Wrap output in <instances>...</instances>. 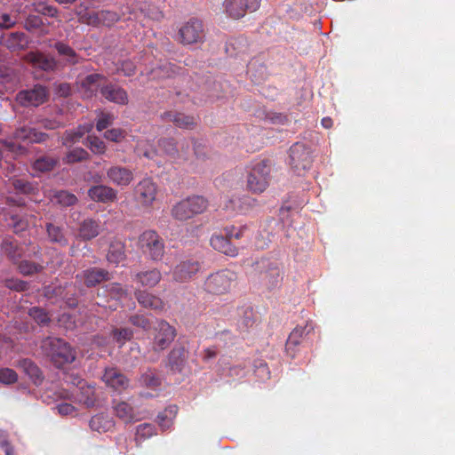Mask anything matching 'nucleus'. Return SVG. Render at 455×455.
Masks as SVG:
<instances>
[{"mask_svg":"<svg viewBox=\"0 0 455 455\" xmlns=\"http://www.w3.org/2000/svg\"><path fill=\"white\" fill-rule=\"evenodd\" d=\"M245 228H236L234 226L227 227L224 229L225 235L227 238L231 241V239H240L243 235V231Z\"/></svg>","mask_w":455,"mask_h":455,"instance_id":"64","label":"nucleus"},{"mask_svg":"<svg viewBox=\"0 0 455 455\" xmlns=\"http://www.w3.org/2000/svg\"><path fill=\"white\" fill-rule=\"evenodd\" d=\"M19 366L27 375H28L30 379L36 385H41V383L44 381V377L42 370H40L36 363L31 361V359H22L20 362H19Z\"/></svg>","mask_w":455,"mask_h":455,"instance_id":"31","label":"nucleus"},{"mask_svg":"<svg viewBox=\"0 0 455 455\" xmlns=\"http://www.w3.org/2000/svg\"><path fill=\"white\" fill-rule=\"evenodd\" d=\"M45 228L48 238L52 243H58L60 246H67L68 239L60 227L55 226L53 223H46Z\"/></svg>","mask_w":455,"mask_h":455,"instance_id":"37","label":"nucleus"},{"mask_svg":"<svg viewBox=\"0 0 455 455\" xmlns=\"http://www.w3.org/2000/svg\"><path fill=\"white\" fill-rule=\"evenodd\" d=\"M209 200L201 195H192L177 202L172 208V216L177 220H188L205 212Z\"/></svg>","mask_w":455,"mask_h":455,"instance_id":"3","label":"nucleus"},{"mask_svg":"<svg viewBox=\"0 0 455 455\" xmlns=\"http://www.w3.org/2000/svg\"><path fill=\"white\" fill-rule=\"evenodd\" d=\"M100 232V222L99 220H84L78 228V236L83 240L96 238Z\"/></svg>","mask_w":455,"mask_h":455,"instance_id":"26","label":"nucleus"},{"mask_svg":"<svg viewBox=\"0 0 455 455\" xmlns=\"http://www.w3.org/2000/svg\"><path fill=\"white\" fill-rule=\"evenodd\" d=\"M35 11L37 13L46 15L47 17H57L59 10L56 6L49 5L47 3L39 2L35 5Z\"/></svg>","mask_w":455,"mask_h":455,"instance_id":"54","label":"nucleus"},{"mask_svg":"<svg viewBox=\"0 0 455 455\" xmlns=\"http://www.w3.org/2000/svg\"><path fill=\"white\" fill-rule=\"evenodd\" d=\"M236 272L228 268L219 269L210 273L204 279L203 289L209 295L228 294L235 283H236Z\"/></svg>","mask_w":455,"mask_h":455,"instance_id":"2","label":"nucleus"},{"mask_svg":"<svg viewBox=\"0 0 455 455\" xmlns=\"http://www.w3.org/2000/svg\"><path fill=\"white\" fill-rule=\"evenodd\" d=\"M112 337L118 344L124 345L133 338V331L131 328H116L112 331Z\"/></svg>","mask_w":455,"mask_h":455,"instance_id":"49","label":"nucleus"},{"mask_svg":"<svg viewBox=\"0 0 455 455\" xmlns=\"http://www.w3.org/2000/svg\"><path fill=\"white\" fill-rule=\"evenodd\" d=\"M54 48L56 49L59 55L62 56L65 59V61L68 64H76L79 61V57L76 54L74 48L70 47L69 44L61 43V41H58L54 44Z\"/></svg>","mask_w":455,"mask_h":455,"instance_id":"36","label":"nucleus"},{"mask_svg":"<svg viewBox=\"0 0 455 455\" xmlns=\"http://www.w3.org/2000/svg\"><path fill=\"white\" fill-rule=\"evenodd\" d=\"M210 243L214 250L227 254L229 257H235V255L238 253L236 246L233 245L229 239H228L225 232L223 235H212V238L210 239Z\"/></svg>","mask_w":455,"mask_h":455,"instance_id":"22","label":"nucleus"},{"mask_svg":"<svg viewBox=\"0 0 455 455\" xmlns=\"http://www.w3.org/2000/svg\"><path fill=\"white\" fill-rule=\"evenodd\" d=\"M135 298L140 307L150 308L155 311H162L164 308V302L159 296L149 293L148 291H135Z\"/></svg>","mask_w":455,"mask_h":455,"instance_id":"21","label":"nucleus"},{"mask_svg":"<svg viewBox=\"0 0 455 455\" xmlns=\"http://www.w3.org/2000/svg\"><path fill=\"white\" fill-rule=\"evenodd\" d=\"M1 250L12 261L19 260V259H20L24 254L23 248L19 246L16 240L12 237H6L3 239L1 243Z\"/></svg>","mask_w":455,"mask_h":455,"instance_id":"29","label":"nucleus"},{"mask_svg":"<svg viewBox=\"0 0 455 455\" xmlns=\"http://www.w3.org/2000/svg\"><path fill=\"white\" fill-rule=\"evenodd\" d=\"M0 143H3L4 148L8 149L10 152L15 153V154H25L27 152V149L24 148V146L16 144L13 140H0Z\"/></svg>","mask_w":455,"mask_h":455,"instance_id":"63","label":"nucleus"},{"mask_svg":"<svg viewBox=\"0 0 455 455\" xmlns=\"http://www.w3.org/2000/svg\"><path fill=\"white\" fill-rule=\"evenodd\" d=\"M102 379L107 386L116 390H123L129 386V379H127L125 374L117 369H114V367L107 369Z\"/></svg>","mask_w":455,"mask_h":455,"instance_id":"20","label":"nucleus"},{"mask_svg":"<svg viewBox=\"0 0 455 455\" xmlns=\"http://www.w3.org/2000/svg\"><path fill=\"white\" fill-rule=\"evenodd\" d=\"M12 186L18 193L30 194L33 189V185L23 179L12 180Z\"/></svg>","mask_w":455,"mask_h":455,"instance_id":"57","label":"nucleus"},{"mask_svg":"<svg viewBox=\"0 0 455 455\" xmlns=\"http://www.w3.org/2000/svg\"><path fill=\"white\" fill-rule=\"evenodd\" d=\"M114 411L118 419H122L124 423H132L133 420L137 419L133 407L125 403V401H121V403H116L114 407Z\"/></svg>","mask_w":455,"mask_h":455,"instance_id":"35","label":"nucleus"},{"mask_svg":"<svg viewBox=\"0 0 455 455\" xmlns=\"http://www.w3.org/2000/svg\"><path fill=\"white\" fill-rule=\"evenodd\" d=\"M101 95L108 100L113 101L116 104H127L128 96L124 89L119 87V85L108 84H104L100 88Z\"/></svg>","mask_w":455,"mask_h":455,"instance_id":"23","label":"nucleus"},{"mask_svg":"<svg viewBox=\"0 0 455 455\" xmlns=\"http://www.w3.org/2000/svg\"><path fill=\"white\" fill-rule=\"evenodd\" d=\"M92 129V123H87L86 124L79 125L75 130H67L62 137V144L65 146L72 145V143L79 141L84 134L89 133Z\"/></svg>","mask_w":455,"mask_h":455,"instance_id":"30","label":"nucleus"},{"mask_svg":"<svg viewBox=\"0 0 455 455\" xmlns=\"http://www.w3.org/2000/svg\"><path fill=\"white\" fill-rule=\"evenodd\" d=\"M117 72L122 73L124 76H132L136 73V67L132 61L124 60L117 67Z\"/></svg>","mask_w":455,"mask_h":455,"instance_id":"62","label":"nucleus"},{"mask_svg":"<svg viewBox=\"0 0 455 455\" xmlns=\"http://www.w3.org/2000/svg\"><path fill=\"white\" fill-rule=\"evenodd\" d=\"M107 291L110 298L114 299H122L124 297L127 296L125 288H124L121 283H117L108 284Z\"/></svg>","mask_w":455,"mask_h":455,"instance_id":"53","label":"nucleus"},{"mask_svg":"<svg viewBox=\"0 0 455 455\" xmlns=\"http://www.w3.org/2000/svg\"><path fill=\"white\" fill-rule=\"evenodd\" d=\"M119 20V15L110 10L98 11V26H111Z\"/></svg>","mask_w":455,"mask_h":455,"instance_id":"47","label":"nucleus"},{"mask_svg":"<svg viewBox=\"0 0 455 455\" xmlns=\"http://www.w3.org/2000/svg\"><path fill=\"white\" fill-rule=\"evenodd\" d=\"M178 40L182 44H202L205 40V29L202 20L191 18L178 30Z\"/></svg>","mask_w":455,"mask_h":455,"instance_id":"6","label":"nucleus"},{"mask_svg":"<svg viewBox=\"0 0 455 455\" xmlns=\"http://www.w3.org/2000/svg\"><path fill=\"white\" fill-rule=\"evenodd\" d=\"M76 14L81 24L98 26V11L89 10L88 7L81 5L76 8Z\"/></svg>","mask_w":455,"mask_h":455,"instance_id":"39","label":"nucleus"},{"mask_svg":"<svg viewBox=\"0 0 455 455\" xmlns=\"http://www.w3.org/2000/svg\"><path fill=\"white\" fill-rule=\"evenodd\" d=\"M262 271L259 273V280L267 289L277 287L283 280L282 271L275 262L262 260L260 262Z\"/></svg>","mask_w":455,"mask_h":455,"instance_id":"12","label":"nucleus"},{"mask_svg":"<svg viewBox=\"0 0 455 455\" xmlns=\"http://www.w3.org/2000/svg\"><path fill=\"white\" fill-rule=\"evenodd\" d=\"M114 120V116L111 114H108V112H101L98 122L96 124V129L98 131H102L107 129L108 126L111 125Z\"/></svg>","mask_w":455,"mask_h":455,"instance_id":"60","label":"nucleus"},{"mask_svg":"<svg viewBox=\"0 0 455 455\" xmlns=\"http://www.w3.org/2000/svg\"><path fill=\"white\" fill-rule=\"evenodd\" d=\"M53 199L58 204L63 206L74 205L78 201L76 196L68 192V190H58L54 193Z\"/></svg>","mask_w":455,"mask_h":455,"instance_id":"43","label":"nucleus"},{"mask_svg":"<svg viewBox=\"0 0 455 455\" xmlns=\"http://www.w3.org/2000/svg\"><path fill=\"white\" fill-rule=\"evenodd\" d=\"M162 278V273L158 268L146 269L135 274L134 279L143 287H156Z\"/></svg>","mask_w":455,"mask_h":455,"instance_id":"27","label":"nucleus"},{"mask_svg":"<svg viewBox=\"0 0 455 455\" xmlns=\"http://www.w3.org/2000/svg\"><path fill=\"white\" fill-rule=\"evenodd\" d=\"M260 6V0H225L224 10L233 19L245 16L247 11H257Z\"/></svg>","mask_w":455,"mask_h":455,"instance_id":"11","label":"nucleus"},{"mask_svg":"<svg viewBox=\"0 0 455 455\" xmlns=\"http://www.w3.org/2000/svg\"><path fill=\"white\" fill-rule=\"evenodd\" d=\"M157 185L152 179L140 180L134 188L135 202L142 207H150L156 199Z\"/></svg>","mask_w":455,"mask_h":455,"instance_id":"10","label":"nucleus"},{"mask_svg":"<svg viewBox=\"0 0 455 455\" xmlns=\"http://www.w3.org/2000/svg\"><path fill=\"white\" fill-rule=\"evenodd\" d=\"M129 322L136 328H140L144 331L150 330L151 328V322L149 318L143 314L131 315L129 317Z\"/></svg>","mask_w":455,"mask_h":455,"instance_id":"51","label":"nucleus"},{"mask_svg":"<svg viewBox=\"0 0 455 455\" xmlns=\"http://www.w3.org/2000/svg\"><path fill=\"white\" fill-rule=\"evenodd\" d=\"M138 247L149 260L160 261L164 257V239L155 230L142 232L139 236Z\"/></svg>","mask_w":455,"mask_h":455,"instance_id":"4","label":"nucleus"},{"mask_svg":"<svg viewBox=\"0 0 455 455\" xmlns=\"http://www.w3.org/2000/svg\"><path fill=\"white\" fill-rule=\"evenodd\" d=\"M27 60L31 63L33 67L44 71L56 70L59 66V62L55 58L42 53V52H29V53L27 54Z\"/></svg>","mask_w":455,"mask_h":455,"instance_id":"17","label":"nucleus"},{"mask_svg":"<svg viewBox=\"0 0 455 455\" xmlns=\"http://www.w3.org/2000/svg\"><path fill=\"white\" fill-rule=\"evenodd\" d=\"M18 268L23 275H31L34 273L41 272L44 268L42 265L29 260H22L20 262Z\"/></svg>","mask_w":455,"mask_h":455,"instance_id":"52","label":"nucleus"},{"mask_svg":"<svg viewBox=\"0 0 455 455\" xmlns=\"http://www.w3.org/2000/svg\"><path fill=\"white\" fill-rule=\"evenodd\" d=\"M313 159L310 148L302 142H295L290 148L289 164L297 174L302 175L311 168Z\"/></svg>","mask_w":455,"mask_h":455,"instance_id":"8","label":"nucleus"},{"mask_svg":"<svg viewBox=\"0 0 455 455\" xmlns=\"http://www.w3.org/2000/svg\"><path fill=\"white\" fill-rule=\"evenodd\" d=\"M154 435H156V429L152 423H141L137 427L135 438L136 441H145L153 437Z\"/></svg>","mask_w":455,"mask_h":455,"instance_id":"45","label":"nucleus"},{"mask_svg":"<svg viewBox=\"0 0 455 455\" xmlns=\"http://www.w3.org/2000/svg\"><path fill=\"white\" fill-rule=\"evenodd\" d=\"M87 194L92 201L101 203L114 202L117 197L116 190L105 185L92 186L88 189Z\"/></svg>","mask_w":455,"mask_h":455,"instance_id":"19","label":"nucleus"},{"mask_svg":"<svg viewBox=\"0 0 455 455\" xmlns=\"http://www.w3.org/2000/svg\"><path fill=\"white\" fill-rule=\"evenodd\" d=\"M30 126H20L13 132L12 138L15 139V140L30 142Z\"/></svg>","mask_w":455,"mask_h":455,"instance_id":"61","label":"nucleus"},{"mask_svg":"<svg viewBox=\"0 0 455 455\" xmlns=\"http://www.w3.org/2000/svg\"><path fill=\"white\" fill-rule=\"evenodd\" d=\"M158 146L170 156L176 157L180 156L177 142L173 138H163L158 141Z\"/></svg>","mask_w":455,"mask_h":455,"instance_id":"46","label":"nucleus"},{"mask_svg":"<svg viewBox=\"0 0 455 455\" xmlns=\"http://www.w3.org/2000/svg\"><path fill=\"white\" fill-rule=\"evenodd\" d=\"M201 268L202 264L198 260H181L172 269V279L177 282L191 281Z\"/></svg>","mask_w":455,"mask_h":455,"instance_id":"13","label":"nucleus"},{"mask_svg":"<svg viewBox=\"0 0 455 455\" xmlns=\"http://www.w3.org/2000/svg\"><path fill=\"white\" fill-rule=\"evenodd\" d=\"M42 25L43 20L40 16H36V14H29L24 21L23 28L27 30H33L41 28Z\"/></svg>","mask_w":455,"mask_h":455,"instance_id":"59","label":"nucleus"},{"mask_svg":"<svg viewBox=\"0 0 455 455\" xmlns=\"http://www.w3.org/2000/svg\"><path fill=\"white\" fill-rule=\"evenodd\" d=\"M307 328L308 325H304V327H296L291 331V334L289 335L285 345V348L286 352L291 356H294L296 348L298 345L301 343L302 339L306 333V330Z\"/></svg>","mask_w":455,"mask_h":455,"instance_id":"33","label":"nucleus"},{"mask_svg":"<svg viewBox=\"0 0 455 455\" xmlns=\"http://www.w3.org/2000/svg\"><path fill=\"white\" fill-rule=\"evenodd\" d=\"M43 347L46 355L51 357L52 363L58 368L74 363L76 360V348L58 337H48L44 340Z\"/></svg>","mask_w":455,"mask_h":455,"instance_id":"1","label":"nucleus"},{"mask_svg":"<svg viewBox=\"0 0 455 455\" xmlns=\"http://www.w3.org/2000/svg\"><path fill=\"white\" fill-rule=\"evenodd\" d=\"M58 164V159L53 156H44L36 159L33 164V168L37 172H50L52 171L54 166Z\"/></svg>","mask_w":455,"mask_h":455,"instance_id":"42","label":"nucleus"},{"mask_svg":"<svg viewBox=\"0 0 455 455\" xmlns=\"http://www.w3.org/2000/svg\"><path fill=\"white\" fill-rule=\"evenodd\" d=\"M107 177L116 186L127 187L133 180V172L130 168L116 164V166L108 168Z\"/></svg>","mask_w":455,"mask_h":455,"instance_id":"18","label":"nucleus"},{"mask_svg":"<svg viewBox=\"0 0 455 455\" xmlns=\"http://www.w3.org/2000/svg\"><path fill=\"white\" fill-rule=\"evenodd\" d=\"M5 286L9 289H12V291H28L29 283H28L27 281L24 280L7 279L5 281Z\"/></svg>","mask_w":455,"mask_h":455,"instance_id":"58","label":"nucleus"},{"mask_svg":"<svg viewBox=\"0 0 455 455\" xmlns=\"http://www.w3.org/2000/svg\"><path fill=\"white\" fill-rule=\"evenodd\" d=\"M246 51H248V43L243 36L231 39L227 44V52L230 55L241 54V52H245Z\"/></svg>","mask_w":455,"mask_h":455,"instance_id":"41","label":"nucleus"},{"mask_svg":"<svg viewBox=\"0 0 455 455\" xmlns=\"http://www.w3.org/2000/svg\"><path fill=\"white\" fill-rule=\"evenodd\" d=\"M140 383L149 388H156V387L161 385V380L159 377H157L156 371L149 369L141 374Z\"/></svg>","mask_w":455,"mask_h":455,"instance_id":"44","label":"nucleus"},{"mask_svg":"<svg viewBox=\"0 0 455 455\" xmlns=\"http://www.w3.org/2000/svg\"><path fill=\"white\" fill-rule=\"evenodd\" d=\"M28 315L37 323V324L44 325L51 322V317L48 312L40 307H30L28 310Z\"/></svg>","mask_w":455,"mask_h":455,"instance_id":"48","label":"nucleus"},{"mask_svg":"<svg viewBox=\"0 0 455 455\" xmlns=\"http://www.w3.org/2000/svg\"><path fill=\"white\" fill-rule=\"evenodd\" d=\"M163 122L173 123L180 129L193 130L198 123L195 116L185 115L182 112L166 111L161 115Z\"/></svg>","mask_w":455,"mask_h":455,"instance_id":"15","label":"nucleus"},{"mask_svg":"<svg viewBox=\"0 0 455 455\" xmlns=\"http://www.w3.org/2000/svg\"><path fill=\"white\" fill-rule=\"evenodd\" d=\"M271 167L267 160H261L252 165L247 175V188L250 191L261 194L269 186Z\"/></svg>","mask_w":455,"mask_h":455,"instance_id":"5","label":"nucleus"},{"mask_svg":"<svg viewBox=\"0 0 455 455\" xmlns=\"http://www.w3.org/2000/svg\"><path fill=\"white\" fill-rule=\"evenodd\" d=\"M2 212L4 215L7 226L11 228L16 235H20V233L26 231L30 224L29 218H34L33 215L28 216V213L21 212H18L16 210L3 208Z\"/></svg>","mask_w":455,"mask_h":455,"instance_id":"14","label":"nucleus"},{"mask_svg":"<svg viewBox=\"0 0 455 455\" xmlns=\"http://www.w3.org/2000/svg\"><path fill=\"white\" fill-rule=\"evenodd\" d=\"M125 259L124 243L119 242V240L112 242L107 253L108 261L113 265H119V263L125 260Z\"/></svg>","mask_w":455,"mask_h":455,"instance_id":"32","label":"nucleus"},{"mask_svg":"<svg viewBox=\"0 0 455 455\" xmlns=\"http://www.w3.org/2000/svg\"><path fill=\"white\" fill-rule=\"evenodd\" d=\"M188 359V350L184 347H175L168 355L167 366L174 371H181Z\"/></svg>","mask_w":455,"mask_h":455,"instance_id":"24","label":"nucleus"},{"mask_svg":"<svg viewBox=\"0 0 455 455\" xmlns=\"http://www.w3.org/2000/svg\"><path fill=\"white\" fill-rule=\"evenodd\" d=\"M256 322V315L252 307H244L238 315L236 325L241 332H246L249 329L252 328Z\"/></svg>","mask_w":455,"mask_h":455,"instance_id":"34","label":"nucleus"},{"mask_svg":"<svg viewBox=\"0 0 455 455\" xmlns=\"http://www.w3.org/2000/svg\"><path fill=\"white\" fill-rule=\"evenodd\" d=\"M49 95L50 92L45 85L35 84L32 88L18 92L15 95V101L23 108H36L45 103Z\"/></svg>","mask_w":455,"mask_h":455,"instance_id":"7","label":"nucleus"},{"mask_svg":"<svg viewBox=\"0 0 455 455\" xmlns=\"http://www.w3.org/2000/svg\"><path fill=\"white\" fill-rule=\"evenodd\" d=\"M178 409L176 404H171L158 413L157 421L163 429H168L172 426L174 417L177 416Z\"/></svg>","mask_w":455,"mask_h":455,"instance_id":"38","label":"nucleus"},{"mask_svg":"<svg viewBox=\"0 0 455 455\" xmlns=\"http://www.w3.org/2000/svg\"><path fill=\"white\" fill-rule=\"evenodd\" d=\"M76 277L83 280L87 287H95L101 282L109 280L110 273L104 268L89 267L77 274Z\"/></svg>","mask_w":455,"mask_h":455,"instance_id":"16","label":"nucleus"},{"mask_svg":"<svg viewBox=\"0 0 455 455\" xmlns=\"http://www.w3.org/2000/svg\"><path fill=\"white\" fill-rule=\"evenodd\" d=\"M87 146L96 154H102L106 151V146L100 138L96 136L87 137Z\"/></svg>","mask_w":455,"mask_h":455,"instance_id":"55","label":"nucleus"},{"mask_svg":"<svg viewBox=\"0 0 455 455\" xmlns=\"http://www.w3.org/2000/svg\"><path fill=\"white\" fill-rule=\"evenodd\" d=\"M249 197L232 196L227 198L223 204V209L229 213L243 212L245 209L243 204L249 201Z\"/></svg>","mask_w":455,"mask_h":455,"instance_id":"40","label":"nucleus"},{"mask_svg":"<svg viewBox=\"0 0 455 455\" xmlns=\"http://www.w3.org/2000/svg\"><path fill=\"white\" fill-rule=\"evenodd\" d=\"M106 81V77L101 74H89L81 81V88L87 97L95 95L99 88H101L102 82Z\"/></svg>","mask_w":455,"mask_h":455,"instance_id":"25","label":"nucleus"},{"mask_svg":"<svg viewBox=\"0 0 455 455\" xmlns=\"http://www.w3.org/2000/svg\"><path fill=\"white\" fill-rule=\"evenodd\" d=\"M89 153L84 148H76L67 153L64 162L67 164H75V162H80L88 159Z\"/></svg>","mask_w":455,"mask_h":455,"instance_id":"50","label":"nucleus"},{"mask_svg":"<svg viewBox=\"0 0 455 455\" xmlns=\"http://www.w3.org/2000/svg\"><path fill=\"white\" fill-rule=\"evenodd\" d=\"M177 330L167 321L161 320L154 328L153 349L155 351H164L168 348L170 344L175 339Z\"/></svg>","mask_w":455,"mask_h":455,"instance_id":"9","label":"nucleus"},{"mask_svg":"<svg viewBox=\"0 0 455 455\" xmlns=\"http://www.w3.org/2000/svg\"><path fill=\"white\" fill-rule=\"evenodd\" d=\"M16 381H18V374L16 371L8 369V367L0 369V382L11 385V383H14Z\"/></svg>","mask_w":455,"mask_h":455,"instance_id":"56","label":"nucleus"},{"mask_svg":"<svg viewBox=\"0 0 455 455\" xmlns=\"http://www.w3.org/2000/svg\"><path fill=\"white\" fill-rule=\"evenodd\" d=\"M28 42L24 32H12L1 37V44L11 51H19L27 47Z\"/></svg>","mask_w":455,"mask_h":455,"instance_id":"28","label":"nucleus"}]
</instances>
